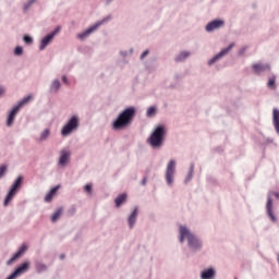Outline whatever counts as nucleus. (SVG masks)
Returning <instances> with one entry per match:
<instances>
[{
  "mask_svg": "<svg viewBox=\"0 0 279 279\" xmlns=\"http://www.w3.org/2000/svg\"><path fill=\"white\" fill-rule=\"evenodd\" d=\"M138 109L135 106H128L118 113L116 119L111 122V130L113 132H123L134 123Z\"/></svg>",
  "mask_w": 279,
  "mask_h": 279,
  "instance_id": "nucleus-1",
  "label": "nucleus"
},
{
  "mask_svg": "<svg viewBox=\"0 0 279 279\" xmlns=\"http://www.w3.org/2000/svg\"><path fill=\"white\" fill-rule=\"evenodd\" d=\"M178 239L179 243H184L187 241V247L194 254H197V252H202V250H204V240H202V238H199L197 234L193 233L191 228H189L186 225H181L179 227Z\"/></svg>",
  "mask_w": 279,
  "mask_h": 279,
  "instance_id": "nucleus-2",
  "label": "nucleus"
},
{
  "mask_svg": "<svg viewBox=\"0 0 279 279\" xmlns=\"http://www.w3.org/2000/svg\"><path fill=\"white\" fill-rule=\"evenodd\" d=\"M169 134V129L166 124H157L149 136L146 140L147 145L151 147V149H162L165 143H167V136Z\"/></svg>",
  "mask_w": 279,
  "mask_h": 279,
  "instance_id": "nucleus-3",
  "label": "nucleus"
},
{
  "mask_svg": "<svg viewBox=\"0 0 279 279\" xmlns=\"http://www.w3.org/2000/svg\"><path fill=\"white\" fill-rule=\"evenodd\" d=\"M25 182V175L20 174L16 177V179L13 181V183L10 185L4 199H3V206L8 207L12 203V199L19 195V192L23 189V184Z\"/></svg>",
  "mask_w": 279,
  "mask_h": 279,
  "instance_id": "nucleus-4",
  "label": "nucleus"
},
{
  "mask_svg": "<svg viewBox=\"0 0 279 279\" xmlns=\"http://www.w3.org/2000/svg\"><path fill=\"white\" fill-rule=\"evenodd\" d=\"M78 129L80 117L77 114H73L61 128V136H63V138H66V136H71L73 132H77Z\"/></svg>",
  "mask_w": 279,
  "mask_h": 279,
  "instance_id": "nucleus-5",
  "label": "nucleus"
},
{
  "mask_svg": "<svg viewBox=\"0 0 279 279\" xmlns=\"http://www.w3.org/2000/svg\"><path fill=\"white\" fill-rule=\"evenodd\" d=\"M271 195L276 198L279 199V192L276 191H269L267 194V201H266V215L268 217V219L272 222V223H278V216L276 215V213L274 211V198L271 197Z\"/></svg>",
  "mask_w": 279,
  "mask_h": 279,
  "instance_id": "nucleus-6",
  "label": "nucleus"
},
{
  "mask_svg": "<svg viewBox=\"0 0 279 279\" xmlns=\"http://www.w3.org/2000/svg\"><path fill=\"white\" fill-rule=\"evenodd\" d=\"M29 250V245H27L26 242L22 243L15 253L12 254V256L7 260V266L10 267L16 263V260H20V258H23L25 256V253Z\"/></svg>",
  "mask_w": 279,
  "mask_h": 279,
  "instance_id": "nucleus-7",
  "label": "nucleus"
},
{
  "mask_svg": "<svg viewBox=\"0 0 279 279\" xmlns=\"http://www.w3.org/2000/svg\"><path fill=\"white\" fill-rule=\"evenodd\" d=\"M175 159H171L168 163H167V168H166V184L168 186H173V182H174V175H175Z\"/></svg>",
  "mask_w": 279,
  "mask_h": 279,
  "instance_id": "nucleus-8",
  "label": "nucleus"
},
{
  "mask_svg": "<svg viewBox=\"0 0 279 279\" xmlns=\"http://www.w3.org/2000/svg\"><path fill=\"white\" fill-rule=\"evenodd\" d=\"M234 48V43L229 44L227 47L222 48L219 52H217L213 58H210L207 62L208 66H213V64H216V62H219L221 58H225V56H228L230 51Z\"/></svg>",
  "mask_w": 279,
  "mask_h": 279,
  "instance_id": "nucleus-9",
  "label": "nucleus"
},
{
  "mask_svg": "<svg viewBox=\"0 0 279 279\" xmlns=\"http://www.w3.org/2000/svg\"><path fill=\"white\" fill-rule=\"evenodd\" d=\"M225 26H226V21L223 19L217 17L209 21L205 25V32H207V34H213V32H216V29H221V27H225Z\"/></svg>",
  "mask_w": 279,
  "mask_h": 279,
  "instance_id": "nucleus-10",
  "label": "nucleus"
},
{
  "mask_svg": "<svg viewBox=\"0 0 279 279\" xmlns=\"http://www.w3.org/2000/svg\"><path fill=\"white\" fill-rule=\"evenodd\" d=\"M141 213V207L134 206L126 218V222L130 230H134L136 221H138V214Z\"/></svg>",
  "mask_w": 279,
  "mask_h": 279,
  "instance_id": "nucleus-11",
  "label": "nucleus"
},
{
  "mask_svg": "<svg viewBox=\"0 0 279 279\" xmlns=\"http://www.w3.org/2000/svg\"><path fill=\"white\" fill-rule=\"evenodd\" d=\"M21 112V109H17L16 105H13L12 108L7 112L5 125L7 128H12L14 121H16V116Z\"/></svg>",
  "mask_w": 279,
  "mask_h": 279,
  "instance_id": "nucleus-12",
  "label": "nucleus"
},
{
  "mask_svg": "<svg viewBox=\"0 0 279 279\" xmlns=\"http://www.w3.org/2000/svg\"><path fill=\"white\" fill-rule=\"evenodd\" d=\"M69 162H71V150L62 149L60 151V156H59V160H58V167L60 169H64V167H66V165H69Z\"/></svg>",
  "mask_w": 279,
  "mask_h": 279,
  "instance_id": "nucleus-13",
  "label": "nucleus"
},
{
  "mask_svg": "<svg viewBox=\"0 0 279 279\" xmlns=\"http://www.w3.org/2000/svg\"><path fill=\"white\" fill-rule=\"evenodd\" d=\"M252 71L255 75H263L265 71H268V73L271 72V64L269 63H254L252 65Z\"/></svg>",
  "mask_w": 279,
  "mask_h": 279,
  "instance_id": "nucleus-14",
  "label": "nucleus"
},
{
  "mask_svg": "<svg viewBox=\"0 0 279 279\" xmlns=\"http://www.w3.org/2000/svg\"><path fill=\"white\" fill-rule=\"evenodd\" d=\"M60 189H62L61 184H57V185L50 187V190L46 193V195L44 197V202H46V204H51V202H53V198L56 197V195H58V191H60Z\"/></svg>",
  "mask_w": 279,
  "mask_h": 279,
  "instance_id": "nucleus-15",
  "label": "nucleus"
},
{
  "mask_svg": "<svg viewBox=\"0 0 279 279\" xmlns=\"http://www.w3.org/2000/svg\"><path fill=\"white\" fill-rule=\"evenodd\" d=\"M97 26L95 24L89 25L86 29H84L83 32L78 33L76 35L77 40H86V38H88V36H90V34H94V32H97Z\"/></svg>",
  "mask_w": 279,
  "mask_h": 279,
  "instance_id": "nucleus-16",
  "label": "nucleus"
},
{
  "mask_svg": "<svg viewBox=\"0 0 279 279\" xmlns=\"http://www.w3.org/2000/svg\"><path fill=\"white\" fill-rule=\"evenodd\" d=\"M199 277H201V279H215V278H217V270L213 266L204 268L201 271Z\"/></svg>",
  "mask_w": 279,
  "mask_h": 279,
  "instance_id": "nucleus-17",
  "label": "nucleus"
},
{
  "mask_svg": "<svg viewBox=\"0 0 279 279\" xmlns=\"http://www.w3.org/2000/svg\"><path fill=\"white\" fill-rule=\"evenodd\" d=\"M113 202L116 208H121V206L128 203V193L123 192L118 194Z\"/></svg>",
  "mask_w": 279,
  "mask_h": 279,
  "instance_id": "nucleus-18",
  "label": "nucleus"
},
{
  "mask_svg": "<svg viewBox=\"0 0 279 279\" xmlns=\"http://www.w3.org/2000/svg\"><path fill=\"white\" fill-rule=\"evenodd\" d=\"M53 43V39L49 34L45 35L39 41V51H45Z\"/></svg>",
  "mask_w": 279,
  "mask_h": 279,
  "instance_id": "nucleus-19",
  "label": "nucleus"
},
{
  "mask_svg": "<svg viewBox=\"0 0 279 279\" xmlns=\"http://www.w3.org/2000/svg\"><path fill=\"white\" fill-rule=\"evenodd\" d=\"M272 125L276 134L279 136V109L276 107L272 109Z\"/></svg>",
  "mask_w": 279,
  "mask_h": 279,
  "instance_id": "nucleus-20",
  "label": "nucleus"
},
{
  "mask_svg": "<svg viewBox=\"0 0 279 279\" xmlns=\"http://www.w3.org/2000/svg\"><path fill=\"white\" fill-rule=\"evenodd\" d=\"M32 99H34V96L32 94H28L20 99L14 106H16V108L21 110L24 106H27V104H29Z\"/></svg>",
  "mask_w": 279,
  "mask_h": 279,
  "instance_id": "nucleus-21",
  "label": "nucleus"
},
{
  "mask_svg": "<svg viewBox=\"0 0 279 279\" xmlns=\"http://www.w3.org/2000/svg\"><path fill=\"white\" fill-rule=\"evenodd\" d=\"M62 213H64L63 207L57 208L50 216V221L52 223H57L60 220V217H62Z\"/></svg>",
  "mask_w": 279,
  "mask_h": 279,
  "instance_id": "nucleus-22",
  "label": "nucleus"
},
{
  "mask_svg": "<svg viewBox=\"0 0 279 279\" xmlns=\"http://www.w3.org/2000/svg\"><path fill=\"white\" fill-rule=\"evenodd\" d=\"M158 114V106L151 105L146 109L147 119H154Z\"/></svg>",
  "mask_w": 279,
  "mask_h": 279,
  "instance_id": "nucleus-23",
  "label": "nucleus"
},
{
  "mask_svg": "<svg viewBox=\"0 0 279 279\" xmlns=\"http://www.w3.org/2000/svg\"><path fill=\"white\" fill-rule=\"evenodd\" d=\"M193 173H195V162L190 163L187 174L183 181L184 184H189L193 180Z\"/></svg>",
  "mask_w": 279,
  "mask_h": 279,
  "instance_id": "nucleus-24",
  "label": "nucleus"
},
{
  "mask_svg": "<svg viewBox=\"0 0 279 279\" xmlns=\"http://www.w3.org/2000/svg\"><path fill=\"white\" fill-rule=\"evenodd\" d=\"M60 88H62V83L56 78L50 85L49 93H59Z\"/></svg>",
  "mask_w": 279,
  "mask_h": 279,
  "instance_id": "nucleus-25",
  "label": "nucleus"
},
{
  "mask_svg": "<svg viewBox=\"0 0 279 279\" xmlns=\"http://www.w3.org/2000/svg\"><path fill=\"white\" fill-rule=\"evenodd\" d=\"M267 88H269V90H276V88H278V83H276V75H272L268 78Z\"/></svg>",
  "mask_w": 279,
  "mask_h": 279,
  "instance_id": "nucleus-26",
  "label": "nucleus"
},
{
  "mask_svg": "<svg viewBox=\"0 0 279 279\" xmlns=\"http://www.w3.org/2000/svg\"><path fill=\"white\" fill-rule=\"evenodd\" d=\"M49 136H51V129L47 128L40 133V136L38 138L39 143H44V141H47Z\"/></svg>",
  "mask_w": 279,
  "mask_h": 279,
  "instance_id": "nucleus-27",
  "label": "nucleus"
},
{
  "mask_svg": "<svg viewBox=\"0 0 279 279\" xmlns=\"http://www.w3.org/2000/svg\"><path fill=\"white\" fill-rule=\"evenodd\" d=\"M189 56H191V52H189V51H181V52L174 58V62H184V60H186V58H189Z\"/></svg>",
  "mask_w": 279,
  "mask_h": 279,
  "instance_id": "nucleus-28",
  "label": "nucleus"
},
{
  "mask_svg": "<svg viewBox=\"0 0 279 279\" xmlns=\"http://www.w3.org/2000/svg\"><path fill=\"white\" fill-rule=\"evenodd\" d=\"M206 182L209 184V186H219V180L211 174L206 175Z\"/></svg>",
  "mask_w": 279,
  "mask_h": 279,
  "instance_id": "nucleus-29",
  "label": "nucleus"
},
{
  "mask_svg": "<svg viewBox=\"0 0 279 279\" xmlns=\"http://www.w3.org/2000/svg\"><path fill=\"white\" fill-rule=\"evenodd\" d=\"M36 274H45L47 271L48 267L46 264L37 262L35 264Z\"/></svg>",
  "mask_w": 279,
  "mask_h": 279,
  "instance_id": "nucleus-30",
  "label": "nucleus"
},
{
  "mask_svg": "<svg viewBox=\"0 0 279 279\" xmlns=\"http://www.w3.org/2000/svg\"><path fill=\"white\" fill-rule=\"evenodd\" d=\"M112 20V15H107L106 17H104L102 20L97 21L96 23H94V25L96 26L97 29H99L101 27V25H104L105 23H108V21Z\"/></svg>",
  "mask_w": 279,
  "mask_h": 279,
  "instance_id": "nucleus-31",
  "label": "nucleus"
},
{
  "mask_svg": "<svg viewBox=\"0 0 279 279\" xmlns=\"http://www.w3.org/2000/svg\"><path fill=\"white\" fill-rule=\"evenodd\" d=\"M23 53H25V49L23 48V46L17 45V46L14 47L13 56H16L17 58H21V56H23Z\"/></svg>",
  "mask_w": 279,
  "mask_h": 279,
  "instance_id": "nucleus-32",
  "label": "nucleus"
},
{
  "mask_svg": "<svg viewBox=\"0 0 279 279\" xmlns=\"http://www.w3.org/2000/svg\"><path fill=\"white\" fill-rule=\"evenodd\" d=\"M22 40L27 46L34 45V37H32V35H29V34H24L23 37H22Z\"/></svg>",
  "mask_w": 279,
  "mask_h": 279,
  "instance_id": "nucleus-33",
  "label": "nucleus"
},
{
  "mask_svg": "<svg viewBox=\"0 0 279 279\" xmlns=\"http://www.w3.org/2000/svg\"><path fill=\"white\" fill-rule=\"evenodd\" d=\"M59 32H62V26L57 25L50 33H48V35L53 40L56 38V36H58Z\"/></svg>",
  "mask_w": 279,
  "mask_h": 279,
  "instance_id": "nucleus-34",
  "label": "nucleus"
},
{
  "mask_svg": "<svg viewBox=\"0 0 279 279\" xmlns=\"http://www.w3.org/2000/svg\"><path fill=\"white\" fill-rule=\"evenodd\" d=\"M5 175H8V163H2L0 165V180L5 178Z\"/></svg>",
  "mask_w": 279,
  "mask_h": 279,
  "instance_id": "nucleus-35",
  "label": "nucleus"
},
{
  "mask_svg": "<svg viewBox=\"0 0 279 279\" xmlns=\"http://www.w3.org/2000/svg\"><path fill=\"white\" fill-rule=\"evenodd\" d=\"M271 143H274V138L267 137L265 143L257 142V145H259L260 149H265L267 145H271Z\"/></svg>",
  "mask_w": 279,
  "mask_h": 279,
  "instance_id": "nucleus-36",
  "label": "nucleus"
},
{
  "mask_svg": "<svg viewBox=\"0 0 279 279\" xmlns=\"http://www.w3.org/2000/svg\"><path fill=\"white\" fill-rule=\"evenodd\" d=\"M84 193H87V195H93V183H87L83 186Z\"/></svg>",
  "mask_w": 279,
  "mask_h": 279,
  "instance_id": "nucleus-37",
  "label": "nucleus"
},
{
  "mask_svg": "<svg viewBox=\"0 0 279 279\" xmlns=\"http://www.w3.org/2000/svg\"><path fill=\"white\" fill-rule=\"evenodd\" d=\"M75 213H77V206L72 205L69 210H68V215H70V217H73V215H75Z\"/></svg>",
  "mask_w": 279,
  "mask_h": 279,
  "instance_id": "nucleus-38",
  "label": "nucleus"
},
{
  "mask_svg": "<svg viewBox=\"0 0 279 279\" xmlns=\"http://www.w3.org/2000/svg\"><path fill=\"white\" fill-rule=\"evenodd\" d=\"M213 151H216V154H223V151H226V146H216Z\"/></svg>",
  "mask_w": 279,
  "mask_h": 279,
  "instance_id": "nucleus-39",
  "label": "nucleus"
},
{
  "mask_svg": "<svg viewBox=\"0 0 279 279\" xmlns=\"http://www.w3.org/2000/svg\"><path fill=\"white\" fill-rule=\"evenodd\" d=\"M150 52L151 50L149 49L144 50L140 56V60H145V58H147V56H149Z\"/></svg>",
  "mask_w": 279,
  "mask_h": 279,
  "instance_id": "nucleus-40",
  "label": "nucleus"
},
{
  "mask_svg": "<svg viewBox=\"0 0 279 279\" xmlns=\"http://www.w3.org/2000/svg\"><path fill=\"white\" fill-rule=\"evenodd\" d=\"M61 82H62L63 84H66V86H69V85L71 84V82H69V76H66V74H63V75L61 76Z\"/></svg>",
  "mask_w": 279,
  "mask_h": 279,
  "instance_id": "nucleus-41",
  "label": "nucleus"
},
{
  "mask_svg": "<svg viewBox=\"0 0 279 279\" xmlns=\"http://www.w3.org/2000/svg\"><path fill=\"white\" fill-rule=\"evenodd\" d=\"M245 51H247V46H243V47L238 51V56H245Z\"/></svg>",
  "mask_w": 279,
  "mask_h": 279,
  "instance_id": "nucleus-42",
  "label": "nucleus"
},
{
  "mask_svg": "<svg viewBox=\"0 0 279 279\" xmlns=\"http://www.w3.org/2000/svg\"><path fill=\"white\" fill-rule=\"evenodd\" d=\"M80 53H88L90 51V47H84V48H78Z\"/></svg>",
  "mask_w": 279,
  "mask_h": 279,
  "instance_id": "nucleus-43",
  "label": "nucleus"
},
{
  "mask_svg": "<svg viewBox=\"0 0 279 279\" xmlns=\"http://www.w3.org/2000/svg\"><path fill=\"white\" fill-rule=\"evenodd\" d=\"M80 239H82V231H78L75 236H74V241L77 242L80 241Z\"/></svg>",
  "mask_w": 279,
  "mask_h": 279,
  "instance_id": "nucleus-44",
  "label": "nucleus"
},
{
  "mask_svg": "<svg viewBox=\"0 0 279 279\" xmlns=\"http://www.w3.org/2000/svg\"><path fill=\"white\" fill-rule=\"evenodd\" d=\"M29 8H32V4L29 2L24 3V7H23L24 12H27Z\"/></svg>",
  "mask_w": 279,
  "mask_h": 279,
  "instance_id": "nucleus-45",
  "label": "nucleus"
},
{
  "mask_svg": "<svg viewBox=\"0 0 279 279\" xmlns=\"http://www.w3.org/2000/svg\"><path fill=\"white\" fill-rule=\"evenodd\" d=\"M3 95H5V87L0 86V99L3 97Z\"/></svg>",
  "mask_w": 279,
  "mask_h": 279,
  "instance_id": "nucleus-46",
  "label": "nucleus"
},
{
  "mask_svg": "<svg viewBox=\"0 0 279 279\" xmlns=\"http://www.w3.org/2000/svg\"><path fill=\"white\" fill-rule=\"evenodd\" d=\"M141 184H142V186H145V184H147V175L143 177Z\"/></svg>",
  "mask_w": 279,
  "mask_h": 279,
  "instance_id": "nucleus-47",
  "label": "nucleus"
},
{
  "mask_svg": "<svg viewBox=\"0 0 279 279\" xmlns=\"http://www.w3.org/2000/svg\"><path fill=\"white\" fill-rule=\"evenodd\" d=\"M128 51L126 50H122V51H120V56L122 57V58H128Z\"/></svg>",
  "mask_w": 279,
  "mask_h": 279,
  "instance_id": "nucleus-48",
  "label": "nucleus"
},
{
  "mask_svg": "<svg viewBox=\"0 0 279 279\" xmlns=\"http://www.w3.org/2000/svg\"><path fill=\"white\" fill-rule=\"evenodd\" d=\"M60 260H64L66 258V255L64 253H61L59 255Z\"/></svg>",
  "mask_w": 279,
  "mask_h": 279,
  "instance_id": "nucleus-49",
  "label": "nucleus"
},
{
  "mask_svg": "<svg viewBox=\"0 0 279 279\" xmlns=\"http://www.w3.org/2000/svg\"><path fill=\"white\" fill-rule=\"evenodd\" d=\"M112 1H114V0H105V3H106V5H110V3H112Z\"/></svg>",
  "mask_w": 279,
  "mask_h": 279,
  "instance_id": "nucleus-50",
  "label": "nucleus"
},
{
  "mask_svg": "<svg viewBox=\"0 0 279 279\" xmlns=\"http://www.w3.org/2000/svg\"><path fill=\"white\" fill-rule=\"evenodd\" d=\"M37 0H28L27 2H29L31 5H34V3H36Z\"/></svg>",
  "mask_w": 279,
  "mask_h": 279,
  "instance_id": "nucleus-51",
  "label": "nucleus"
},
{
  "mask_svg": "<svg viewBox=\"0 0 279 279\" xmlns=\"http://www.w3.org/2000/svg\"><path fill=\"white\" fill-rule=\"evenodd\" d=\"M132 53H134V48L129 49V54L132 56Z\"/></svg>",
  "mask_w": 279,
  "mask_h": 279,
  "instance_id": "nucleus-52",
  "label": "nucleus"
},
{
  "mask_svg": "<svg viewBox=\"0 0 279 279\" xmlns=\"http://www.w3.org/2000/svg\"><path fill=\"white\" fill-rule=\"evenodd\" d=\"M170 88H175V85L171 84V85H170Z\"/></svg>",
  "mask_w": 279,
  "mask_h": 279,
  "instance_id": "nucleus-53",
  "label": "nucleus"
},
{
  "mask_svg": "<svg viewBox=\"0 0 279 279\" xmlns=\"http://www.w3.org/2000/svg\"><path fill=\"white\" fill-rule=\"evenodd\" d=\"M180 75L175 74V78L179 80Z\"/></svg>",
  "mask_w": 279,
  "mask_h": 279,
  "instance_id": "nucleus-54",
  "label": "nucleus"
}]
</instances>
